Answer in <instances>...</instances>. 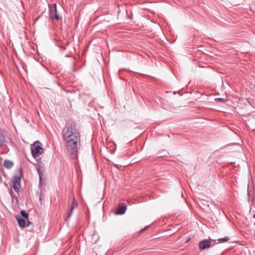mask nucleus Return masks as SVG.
I'll list each match as a JSON object with an SVG mask.
<instances>
[{"label": "nucleus", "instance_id": "obj_1", "mask_svg": "<svg viewBox=\"0 0 255 255\" xmlns=\"http://www.w3.org/2000/svg\"><path fill=\"white\" fill-rule=\"evenodd\" d=\"M62 135L68 154L71 158H76L80 146V133L74 121L69 120L66 122Z\"/></svg>", "mask_w": 255, "mask_h": 255}, {"label": "nucleus", "instance_id": "obj_2", "mask_svg": "<svg viewBox=\"0 0 255 255\" xmlns=\"http://www.w3.org/2000/svg\"><path fill=\"white\" fill-rule=\"evenodd\" d=\"M32 156L36 158L43 152V149L41 147V143L39 141H35L31 147Z\"/></svg>", "mask_w": 255, "mask_h": 255}, {"label": "nucleus", "instance_id": "obj_3", "mask_svg": "<svg viewBox=\"0 0 255 255\" xmlns=\"http://www.w3.org/2000/svg\"><path fill=\"white\" fill-rule=\"evenodd\" d=\"M49 18L51 20H56L57 21L60 19V17L57 14L56 4H49Z\"/></svg>", "mask_w": 255, "mask_h": 255}, {"label": "nucleus", "instance_id": "obj_4", "mask_svg": "<svg viewBox=\"0 0 255 255\" xmlns=\"http://www.w3.org/2000/svg\"><path fill=\"white\" fill-rule=\"evenodd\" d=\"M21 174V170H20L19 173L18 174L15 175L12 180L13 189L17 192L19 191V188H20V177Z\"/></svg>", "mask_w": 255, "mask_h": 255}, {"label": "nucleus", "instance_id": "obj_5", "mask_svg": "<svg viewBox=\"0 0 255 255\" xmlns=\"http://www.w3.org/2000/svg\"><path fill=\"white\" fill-rule=\"evenodd\" d=\"M77 206H78L77 201L75 200V199L74 198H73L72 202L71 205L70 206V208L69 211L68 212L67 218L66 219V222H68L69 220H70V219L72 216L73 210L77 207Z\"/></svg>", "mask_w": 255, "mask_h": 255}, {"label": "nucleus", "instance_id": "obj_6", "mask_svg": "<svg viewBox=\"0 0 255 255\" xmlns=\"http://www.w3.org/2000/svg\"><path fill=\"white\" fill-rule=\"evenodd\" d=\"M213 246L211 244L210 241L208 240H203L199 242V248L201 251L210 248Z\"/></svg>", "mask_w": 255, "mask_h": 255}, {"label": "nucleus", "instance_id": "obj_7", "mask_svg": "<svg viewBox=\"0 0 255 255\" xmlns=\"http://www.w3.org/2000/svg\"><path fill=\"white\" fill-rule=\"evenodd\" d=\"M127 210V206L125 205H120L116 211V214L117 215H122L124 214Z\"/></svg>", "mask_w": 255, "mask_h": 255}, {"label": "nucleus", "instance_id": "obj_8", "mask_svg": "<svg viewBox=\"0 0 255 255\" xmlns=\"http://www.w3.org/2000/svg\"><path fill=\"white\" fill-rule=\"evenodd\" d=\"M15 218L18 223L19 226L21 227H26V222L24 219L22 218L20 215H17Z\"/></svg>", "mask_w": 255, "mask_h": 255}, {"label": "nucleus", "instance_id": "obj_9", "mask_svg": "<svg viewBox=\"0 0 255 255\" xmlns=\"http://www.w3.org/2000/svg\"><path fill=\"white\" fill-rule=\"evenodd\" d=\"M41 167L38 165L36 169L39 177L40 184H42V178L44 176L43 171L41 169Z\"/></svg>", "mask_w": 255, "mask_h": 255}, {"label": "nucleus", "instance_id": "obj_10", "mask_svg": "<svg viewBox=\"0 0 255 255\" xmlns=\"http://www.w3.org/2000/svg\"><path fill=\"white\" fill-rule=\"evenodd\" d=\"M5 141L2 129L0 128V148L3 145Z\"/></svg>", "mask_w": 255, "mask_h": 255}, {"label": "nucleus", "instance_id": "obj_11", "mask_svg": "<svg viewBox=\"0 0 255 255\" xmlns=\"http://www.w3.org/2000/svg\"><path fill=\"white\" fill-rule=\"evenodd\" d=\"M3 165L6 168L10 169L13 166V163L10 160H5L4 161Z\"/></svg>", "mask_w": 255, "mask_h": 255}, {"label": "nucleus", "instance_id": "obj_12", "mask_svg": "<svg viewBox=\"0 0 255 255\" xmlns=\"http://www.w3.org/2000/svg\"><path fill=\"white\" fill-rule=\"evenodd\" d=\"M229 240H230V238L229 237L227 236L224 238H220V239H218L217 240H218L219 243H223L228 242V241H229Z\"/></svg>", "mask_w": 255, "mask_h": 255}, {"label": "nucleus", "instance_id": "obj_13", "mask_svg": "<svg viewBox=\"0 0 255 255\" xmlns=\"http://www.w3.org/2000/svg\"><path fill=\"white\" fill-rule=\"evenodd\" d=\"M20 213H21V216L26 218V219H27L28 217V214L26 212H25L24 210H21V212H20Z\"/></svg>", "mask_w": 255, "mask_h": 255}, {"label": "nucleus", "instance_id": "obj_14", "mask_svg": "<svg viewBox=\"0 0 255 255\" xmlns=\"http://www.w3.org/2000/svg\"><path fill=\"white\" fill-rule=\"evenodd\" d=\"M215 100L216 101H218V102H225L226 101V100L225 99H223V98H217V99H215Z\"/></svg>", "mask_w": 255, "mask_h": 255}, {"label": "nucleus", "instance_id": "obj_15", "mask_svg": "<svg viewBox=\"0 0 255 255\" xmlns=\"http://www.w3.org/2000/svg\"><path fill=\"white\" fill-rule=\"evenodd\" d=\"M32 223L29 221H27V224H26V226L28 227L29 226L30 224H31Z\"/></svg>", "mask_w": 255, "mask_h": 255}, {"label": "nucleus", "instance_id": "obj_16", "mask_svg": "<svg viewBox=\"0 0 255 255\" xmlns=\"http://www.w3.org/2000/svg\"><path fill=\"white\" fill-rule=\"evenodd\" d=\"M10 193L12 198L14 197V196L13 195V193L11 189L10 190Z\"/></svg>", "mask_w": 255, "mask_h": 255}, {"label": "nucleus", "instance_id": "obj_17", "mask_svg": "<svg viewBox=\"0 0 255 255\" xmlns=\"http://www.w3.org/2000/svg\"><path fill=\"white\" fill-rule=\"evenodd\" d=\"M147 227H148L147 226V227H145L144 228H143V229H141V230H140V232H143L144 231H145V230H146V229Z\"/></svg>", "mask_w": 255, "mask_h": 255}]
</instances>
